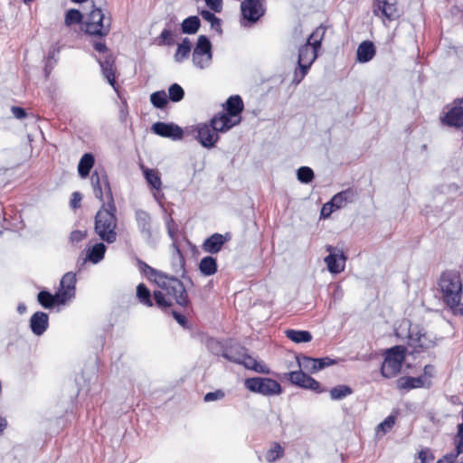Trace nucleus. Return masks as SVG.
<instances>
[{
    "label": "nucleus",
    "instance_id": "f257e3e1",
    "mask_svg": "<svg viewBox=\"0 0 463 463\" xmlns=\"http://www.w3.org/2000/svg\"><path fill=\"white\" fill-rule=\"evenodd\" d=\"M437 296L453 314L463 316L461 304L463 285L459 273L447 270L437 281Z\"/></svg>",
    "mask_w": 463,
    "mask_h": 463
},
{
    "label": "nucleus",
    "instance_id": "f03ea898",
    "mask_svg": "<svg viewBox=\"0 0 463 463\" xmlns=\"http://www.w3.org/2000/svg\"><path fill=\"white\" fill-rule=\"evenodd\" d=\"M326 28L319 25L307 39V43L298 49V64L299 71H295L293 81L298 84L307 75L310 66L317 58L318 51L326 35Z\"/></svg>",
    "mask_w": 463,
    "mask_h": 463
},
{
    "label": "nucleus",
    "instance_id": "7ed1b4c3",
    "mask_svg": "<svg viewBox=\"0 0 463 463\" xmlns=\"http://www.w3.org/2000/svg\"><path fill=\"white\" fill-rule=\"evenodd\" d=\"M142 264V270L148 275L150 272L154 275V281L165 291L169 298H172L176 305L184 308H192L191 300L188 297L186 287L184 281L175 276H168L167 274L157 272L156 269L147 265L146 262H138Z\"/></svg>",
    "mask_w": 463,
    "mask_h": 463
},
{
    "label": "nucleus",
    "instance_id": "20e7f679",
    "mask_svg": "<svg viewBox=\"0 0 463 463\" xmlns=\"http://www.w3.org/2000/svg\"><path fill=\"white\" fill-rule=\"evenodd\" d=\"M116 206L113 202L102 204L95 217V231L101 240L111 243L117 240V218L115 216Z\"/></svg>",
    "mask_w": 463,
    "mask_h": 463
},
{
    "label": "nucleus",
    "instance_id": "39448f33",
    "mask_svg": "<svg viewBox=\"0 0 463 463\" xmlns=\"http://www.w3.org/2000/svg\"><path fill=\"white\" fill-rule=\"evenodd\" d=\"M227 113H219L212 118L213 128L222 133L228 131L232 127L240 124V114L243 109V102L240 96L230 97L226 101Z\"/></svg>",
    "mask_w": 463,
    "mask_h": 463
},
{
    "label": "nucleus",
    "instance_id": "423d86ee",
    "mask_svg": "<svg viewBox=\"0 0 463 463\" xmlns=\"http://www.w3.org/2000/svg\"><path fill=\"white\" fill-rule=\"evenodd\" d=\"M407 353L404 345H394L384 352V360L381 366V374L387 379L395 377L402 369Z\"/></svg>",
    "mask_w": 463,
    "mask_h": 463
},
{
    "label": "nucleus",
    "instance_id": "0eeeda50",
    "mask_svg": "<svg viewBox=\"0 0 463 463\" xmlns=\"http://www.w3.org/2000/svg\"><path fill=\"white\" fill-rule=\"evenodd\" d=\"M245 388L254 393L263 396H275L282 393L280 383L269 377H249L244 381Z\"/></svg>",
    "mask_w": 463,
    "mask_h": 463
},
{
    "label": "nucleus",
    "instance_id": "6e6552de",
    "mask_svg": "<svg viewBox=\"0 0 463 463\" xmlns=\"http://www.w3.org/2000/svg\"><path fill=\"white\" fill-rule=\"evenodd\" d=\"M110 26V18L105 17L100 8H94L83 23V29L86 33L100 37L109 34Z\"/></svg>",
    "mask_w": 463,
    "mask_h": 463
},
{
    "label": "nucleus",
    "instance_id": "1a4fd4ad",
    "mask_svg": "<svg viewBox=\"0 0 463 463\" xmlns=\"http://www.w3.org/2000/svg\"><path fill=\"white\" fill-rule=\"evenodd\" d=\"M213 60V46L205 35H200L197 38V42L192 53L193 64L200 69L203 70L212 64Z\"/></svg>",
    "mask_w": 463,
    "mask_h": 463
},
{
    "label": "nucleus",
    "instance_id": "9d476101",
    "mask_svg": "<svg viewBox=\"0 0 463 463\" xmlns=\"http://www.w3.org/2000/svg\"><path fill=\"white\" fill-rule=\"evenodd\" d=\"M287 379L291 384L305 390L313 391L316 393H322L326 392V389L321 386L318 381L302 370L288 373Z\"/></svg>",
    "mask_w": 463,
    "mask_h": 463
},
{
    "label": "nucleus",
    "instance_id": "9b49d317",
    "mask_svg": "<svg viewBox=\"0 0 463 463\" xmlns=\"http://www.w3.org/2000/svg\"><path fill=\"white\" fill-rule=\"evenodd\" d=\"M90 183L95 197L102 203L114 201L109 179L105 173L99 174L95 171L90 176Z\"/></svg>",
    "mask_w": 463,
    "mask_h": 463
},
{
    "label": "nucleus",
    "instance_id": "f8f14e48",
    "mask_svg": "<svg viewBox=\"0 0 463 463\" xmlns=\"http://www.w3.org/2000/svg\"><path fill=\"white\" fill-rule=\"evenodd\" d=\"M197 132V139L200 144L206 148H210L214 146L219 139L218 132H222L221 130H217L213 128L212 120L210 124L202 123L196 126Z\"/></svg>",
    "mask_w": 463,
    "mask_h": 463
},
{
    "label": "nucleus",
    "instance_id": "ddd939ff",
    "mask_svg": "<svg viewBox=\"0 0 463 463\" xmlns=\"http://www.w3.org/2000/svg\"><path fill=\"white\" fill-rule=\"evenodd\" d=\"M242 17L249 22L256 23L265 14L261 0H244L241 4Z\"/></svg>",
    "mask_w": 463,
    "mask_h": 463
},
{
    "label": "nucleus",
    "instance_id": "4468645a",
    "mask_svg": "<svg viewBox=\"0 0 463 463\" xmlns=\"http://www.w3.org/2000/svg\"><path fill=\"white\" fill-rule=\"evenodd\" d=\"M373 14L385 17L387 20H396L401 16L396 0H375Z\"/></svg>",
    "mask_w": 463,
    "mask_h": 463
},
{
    "label": "nucleus",
    "instance_id": "2eb2a0df",
    "mask_svg": "<svg viewBox=\"0 0 463 463\" xmlns=\"http://www.w3.org/2000/svg\"><path fill=\"white\" fill-rule=\"evenodd\" d=\"M151 129L155 134L173 140H181L184 137L183 129L175 123L156 122Z\"/></svg>",
    "mask_w": 463,
    "mask_h": 463
},
{
    "label": "nucleus",
    "instance_id": "dca6fc26",
    "mask_svg": "<svg viewBox=\"0 0 463 463\" xmlns=\"http://www.w3.org/2000/svg\"><path fill=\"white\" fill-rule=\"evenodd\" d=\"M441 121L463 131V99L454 102V106L444 115Z\"/></svg>",
    "mask_w": 463,
    "mask_h": 463
},
{
    "label": "nucleus",
    "instance_id": "f3484780",
    "mask_svg": "<svg viewBox=\"0 0 463 463\" xmlns=\"http://www.w3.org/2000/svg\"><path fill=\"white\" fill-rule=\"evenodd\" d=\"M76 282V273L72 271H69L62 276L58 291L66 302L75 298Z\"/></svg>",
    "mask_w": 463,
    "mask_h": 463
},
{
    "label": "nucleus",
    "instance_id": "a211bd4d",
    "mask_svg": "<svg viewBox=\"0 0 463 463\" xmlns=\"http://www.w3.org/2000/svg\"><path fill=\"white\" fill-rule=\"evenodd\" d=\"M37 301L46 309H52L56 306H61L66 303L58 290L54 294H52L47 289H43L37 294Z\"/></svg>",
    "mask_w": 463,
    "mask_h": 463
},
{
    "label": "nucleus",
    "instance_id": "6ab92c4d",
    "mask_svg": "<svg viewBox=\"0 0 463 463\" xmlns=\"http://www.w3.org/2000/svg\"><path fill=\"white\" fill-rule=\"evenodd\" d=\"M30 329L33 335L40 336L43 335L49 327V316L43 311H36L30 318Z\"/></svg>",
    "mask_w": 463,
    "mask_h": 463
},
{
    "label": "nucleus",
    "instance_id": "aec40b11",
    "mask_svg": "<svg viewBox=\"0 0 463 463\" xmlns=\"http://www.w3.org/2000/svg\"><path fill=\"white\" fill-rule=\"evenodd\" d=\"M245 347L232 338H226V345L222 357L229 362L237 364L240 362Z\"/></svg>",
    "mask_w": 463,
    "mask_h": 463
},
{
    "label": "nucleus",
    "instance_id": "412c9836",
    "mask_svg": "<svg viewBox=\"0 0 463 463\" xmlns=\"http://www.w3.org/2000/svg\"><path fill=\"white\" fill-rule=\"evenodd\" d=\"M397 386L400 389L411 390L420 387L430 388L431 386V381L426 380L425 376H402L397 380Z\"/></svg>",
    "mask_w": 463,
    "mask_h": 463
},
{
    "label": "nucleus",
    "instance_id": "4be33fe9",
    "mask_svg": "<svg viewBox=\"0 0 463 463\" xmlns=\"http://www.w3.org/2000/svg\"><path fill=\"white\" fill-rule=\"evenodd\" d=\"M231 239V235L226 233L224 235L214 233L206 239L203 244L204 251L209 253H217L221 250L223 244Z\"/></svg>",
    "mask_w": 463,
    "mask_h": 463
},
{
    "label": "nucleus",
    "instance_id": "5701e85b",
    "mask_svg": "<svg viewBox=\"0 0 463 463\" xmlns=\"http://www.w3.org/2000/svg\"><path fill=\"white\" fill-rule=\"evenodd\" d=\"M238 362V364L243 365L246 369L254 371L259 373H269L270 370L266 364L259 363L256 359L248 354V350L245 347L243 354Z\"/></svg>",
    "mask_w": 463,
    "mask_h": 463
},
{
    "label": "nucleus",
    "instance_id": "b1692460",
    "mask_svg": "<svg viewBox=\"0 0 463 463\" xmlns=\"http://www.w3.org/2000/svg\"><path fill=\"white\" fill-rule=\"evenodd\" d=\"M175 17L172 16L165 23V27L163 29L160 35L158 36L159 45L171 46L174 44L175 33V30H173V26L175 25Z\"/></svg>",
    "mask_w": 463,
    "mask_h": 463
},
{
    "label": "nucleus",
    "instance_id": "393cba45",
    "mask_svg": "<svg viewBox=\"0 0 463 463\" xmlns=\"http://www.w3.org/2000/svg\"><path fill=\"white\" fill-rule=\"evenodd\" d=\"M104 77L109 83L115 85V61L112 55H107L104 60H99Z\"/></svg>",
    "mask_w": 463,
    "mask_h": 463
},
{
    "label": "nucleus",
    "instance_id": "a878e982",
    "mask_svg": "<svg viewBox=\"0 0 463 463\" xmlns=\"http://www.w3.org/2000/svg\"><path fill=\"white\" fill-rule=\"evenodd\" d=\"M375 54V48L372 42L364 41L359 44L356 52L357 61L359 62H367L371 61Z\"/></svg>",
    "mask_w": 463,
    "mask_h": 463
},
{
    "label": "nucleus",
    "instance_id": "bb28decb",
    "mask_svg": "<svg viewBox=\"0 0 463 463\" xmlns=\"http://www.w3.org/2000/svg\"><path fill=\"white\" fill-rule=\"evenodd\" d=\"M408 345L413 347L414 352H420L419 349H428L430 346L435 345V343L428 340L426 334H420L417 337L409 334Z\"/></svg>",
    "mask_w": 463,
    "mask_h": 463
},
{
    "label": "nucleus",
    "instance_id": "cd10ccee",
    "mask_svg": "<svg viewBox=\"0 0 463 463\" xmlns=\"http://www.w3.org/2000/svg\"><path fill=\"white\" fill-rule=\"evenodd\" d=\"M285 335L296 344L308 343L312 340V334L307 330L287 329Z\"/></svg>",
    "mask_w": 463,
    "mask_h": 463
},
{
    "label": "nucleus",
    "instance_id": "c85d7f7f",
    "mask_svg": "<svg viewBox=\"0 0 463 463\" xmlns=\"http://www.w3.org/2000/svg\"><path fill=\"white\" fill-rule=\"evenodd\" d=\"M226 345L225 339H219L215 337H208L205 342L207 350L215 356H222Z\"/></svg>",
    "mask_w": 463,
    "mask_h": 463
},
{
    "label": "nucleus",
    "instance_id": "c756f323",
    "mask_svg": "<svg viewBox=\"0 0 463 463\" xmlns=\"http://www.w3.org/2000/svg\"><path fill=\"white\" fill-rule=\"evenodd\" d=\"M354 198V192L350 189L342 191L333 196L331 203L336 210L345 206Z\"/></svg>",
    "mask_w": 463,
    "mask_h": 463
},
{
    "label": "nucleus",
    "instance_id": "7c9ffc66",
    "mask_svg": "<svg viewBox=\"0 0 463 463\" xmlns=\"http://www.w3.org/2000/svg\"><path fill=\"white\" fill-rule=\"evenodd\" d=\"M299 370L307 371L309 373H316V358L300 354L296 357Z\"/></svg>",
    "mask_w": 463,
    "mask_h": 463
},
{
    "label": "nucleus",
    "instance_id": "2f4dec72",
    "mask_svg": "<svg viewBox=\"0 0 463 463\" xmlns=\"http://www.w3.org/2000/svg\"><path fill=\"white\" fill-rule=\"evenodd\" d=\"M192 49L191 42L188 38H184L182 43L178 44L175 53L174 55L176 62H182L190 55Z\"/></svg>",
    "mask_w": 463,
    "mask_h": 463
},
{
    "label": "nucleus",
    "instance_id": "473e14b6",
    "mask_svg": "<svg viewBox=\"0 0 463 463\" xmlns=\"http://www.w3.org/2000/svg\"><path fill=\"white\" fill-rule=\"evenodd\" d=\"M202 18L208 22L211 25V30L214 31L218 34L222 33V21L213 12L209 10H202L200 12Z\"/></svg>",
    "mask_w": 463,
    "mask_h": 463
},
{
    "label": "nucleus",
    "instance_id": "72a5a7b5",
    "mask_svg": "<svg viewBox=\"0 0 463 463\" xmlns=\"http://www.w3.org/2000/svg\"><path fill=\"white\" fill-rule=\"evenodd\" d=\"M201 25L200 19L195 16H189L185 18L181 24V29L184 33L194 34L198 32Z\"/></svg>",
    "mask_w": 463,
    "mask_h": 463
},
{
    "label": "nucleus",
    "instance_id": "f704fd0d",
    "mask_svg": "<svg viewBox=\"0 0 463 463\" xmlns=\"http://www.w3.org/2000/svg\"><path fill=\"white\" fill-rule=\"evenodd\" d=\"M94 156L91 154H84L78 165L79 175L85 178L89 175L94 165Z\"/></svg>",
    "mask_w": 463,
    "mask_h": 463
},
{
    "label": "nucleus",
    "instance_id": "c9c22d12",
    "mask_svg": "<svg viewBox=\"0 0 463 463\" xmlns=\"http://www.w3.org/2000/svg\"><path fill=\"white\" fill-rule=\"evenodd\" d=\"M143 173L148 184L157 191L160 190L162 182L158 172L155 169L143 168Z\"/></svg>",
    "mask_w": 463,
    "mask_h": 463
},
{
    "label": "nucleus",
    "instance_id": "e433bc0d",
    "mask_svg": "<svg viewBox=\"0 0 463 463\" xmlns=\"http://www.w3.org/2000/svg\"><path fill=\"white\" fill-rule=\"evenodd\" d=\"M148 213L143 210H137L136 212V220L138 225L139 230L144 234L149 233L150 227V218Z\"/></svg>",
    "mask_w": 463,
    "mask_h": 463
},
{
    "label": "nucleus",
    "instance_id": "4c0bfd02",
    "mask_svg": "<svg viewBox=\"0 0 463 463\" xmlns=\"http://www.w3.org/2000/svg\"><path fill=\"white\" fill-rule=\"evenodd\" d=\"M329 393L332 400L340 401L345 398L346 396L352 394L353 389L348 385L340 384L333 387L329 391Z\"/></svg>",
    "mask_w": 463,
    "mask_h": 463
},
{
    "label": "nucleus",
    "instance_id": "58836bf2",
    "mask_svg": "<svg viewBox=\"0 0 463 463\" xmlns=\"http://www.w3.org/2000/svg\"><path fill=\"white\" fill-rule=\"evenodd\" d=\"M137 298L139 302L146 307L153 306V299L151 297L150 290L146 288V286L143 283L138 284L137 287Z\"/></svg>",
    "mask_w": 463,
    "mask_h": 463
},
{
    "label": "nucleus",
    "instance_id": "ea45409f",
    "mask_svg": "<svg viewBox=\"0 0 463 463\" xmlns=\"http://www.w3.org/2000/svg\"><path fill=\"white\" fill-rule=\"evenodd\" d=\"M106 247L103 243H96L90 249L84 260H100L104 258Z\"/></svg>",
    "mask_w": 463,
    "mask_h": 463
},
{
    "label": "nucleus",
    "instance_id": "a19ab883",
    "mask_svg": "<svg viewBox=\"0 0 463 463\" xmlns=\"http://www.w3.org/2000/svg\"><path fill=\"white\" fill-rule=\"evenodd\" d=\"M284 455V449L278 442H274L267 451L265 458L268 462H275Z\"/></svg>",
    "mask_w": 463,
    "mask_h": 463
},
{
    "label": "nucleus",
    "instance_id": "79ce46f5",
    "mask_svg": "<svg viewBox=\"0 0 463 463\" xmlns=\"http://www.w3.org/2000/svg\"><path fill=\"white\" fill-rule=\"evenodd\" d=\"M167 95L165 90L156 91L150 95L152 105L157 109H163L167 104Z\"/></svg>",
    "mask_w": 463,
    "mask_h": 463
},
{
    "label": "nucleus",
    "instance_id": "37998d69",
    "mask_svg": "<svg viewBox=\"0 0 463 463\" xmlns=\"http://www.w3.org/2000/svg\"><path fill=\"white\" fill-rule=\"evenodd\" d=\"M153 299L155 300L156 305L165 311L172 307V302L167 299L165 295L160 290L154 291Z\"/></svg>",
    "mask_w": 463,
    "mask_h": 463
},
{
    "label": "nucleus",
    "instance_id": "c03bdc74",
    "mask_svg": "<svg viewBox=\"0 0 463 463\" xmlns=\"http://www.w3.org/2000/svg\"><path fill=\"white\" fill-rule=\"evenodd\" d=\"M326 251L328 255L325 257L324 260H346L347 259L342 249L327 246Z\"/></svg>",
    "mask_w": 463,
    "mask_h": 463
},
{
    "label": "nucleus",
    "instance_id": "a18cd8bd",
    "mask_svg": "<svg viewBox=\"0 0 463 463\" xmlns=\"http://www.w3.org/2000/svg\"><path fill=\"white\" fill-rule=\"evenodd\" d=\"M463 453V448H459V442L455 441V449L450 453L445 454L437 463H454L457 458Z\"/></svg>",
    "mask_w": 463,
    "mask_h": 463
},
{
    "label": "nucleus",
    "instance_id": "49530a36",
    "mask_svg": "<svg viewBox=\"0 0 463 463\" xmlns=\"http://www.w3.org/2000/svg\"><path fill=\"white\" fill-rule=\"evenodd\" d=\"M168 99L173 102H178L184 99V91L183 88L177 84H172L168 89Z\"/></svg>",
    "mask_w": 463,
    "mask_h": 463
},
{
    "label": "nucleus",
    "instance_id": "de8ad7c7",
    "mask_svg": "<svg viewBox=\"0 0 463 463\" xmlns=\"http://www.w3.org/2000/svg\"><path fill=\"white\" fill-rule=\"evenodd\" d=\"M297 175H298V179L301 183L308 184L314 178V172L310 167L301 166L300 168H298Z\"/></svg>",
    "mask_w": 463,
    "mask_h": 463
},
{
    "label": "nucleus",
    "instance_id": "09e8293b",
    "mask_svg": "<svg viewBox=\"0 0 463 463\" xmlns=\"http://www.w3.org/2000/svg\"><path fill=\"white\" fill-rule=\"evenodd\" d=\"M338 364L337 359L330 358L328 356L316 358V371L317 373L331 365Z\"/></svg>",
    "mask_w": 463,
    "mask_h": 463
},
{
    "label": "nucleus",
    "instance_id": "8fccbe9b",
    "mask_svg": "<svg viewBox=\"0 0 463 463\" xmlns=\"http://www.w3.org/2000/svg\"><path fill=\"white\" fill-rule=\"evenodd\" d=\"M82 19V15L80 11L76 9H71L65 15V24L70 26L74 24H79Z\"/></svg>",
    "mask_w": 463,
    "mask_h": 463
},
{
    "label": "nucleus",
    "instance_id": "3c124183",
    "mask_svg": "<svg viewBox=\"0 0 463 463\" xmlns=\"http://www.w3.org/2000/svg\"><path fill=\"white\" fill-rule=\"evenodd\" d=\"M217 269V262H199V270L204 276L215 274Z\"/></svg>",
    "mask_w": 463,
    "mask_h": 463
},
{
    "label": "nucleus",
    "instance_id": "603ef678",
    "mask_svg": "<svg viewBox=\"0 0 463 463\" xmlns=\"http://www.w3.org/2000/svg\"><path fill=\"white\" fill-rule=\"evenodd\" d=\"M171 314L173 317L175 319V321L184 329L190 328V323L186 317V316L179 311L171 310Z\"/></svg>",
    "mask_w": 463,
    "mask_h": 463
},
{
    "label": "nucleus",
    "instance_id": "864d4df0",
    "mask_svg": "<svg viewBox=\"0 0 463 463\" xmlns=\"http://www.w3.org/2000/svg\"><path fill=\"white\" fill-rule=\"evenodd\" d=\"M224 396H225V392L222 390L218 389V390H215L214 392H207L203 397V401L205 402H213V401L222 400L224 398Z\"/></svg>",
    "mask_w": 463,
    "mask_h": 463
},
{
    "label": "nucleus",
    "instance_id": "5fc2aeb1",
    "mask_svg": "<svg viewBox=\"0 0 463 463\" xmlns=\"http://www.w3.org/2000/svg\"><path fill=\"white\" fill-rule=\"evenodd\" d=\"M327 270L334 275L339 274L344 271L345 262H326Z\"/></svg>",
    "mask_w": 463,
    "mask_h": 463
},
{
    "label": "nucleus",
    "instance_id": "6e6d98bb",
    "mask_svg": "<svg viewBox=\"0 0 463 463\" xmlns=\"http://www.w3.org/2000/svg\"><path fill=\"white\" fill-rule=\"evenodd\" d=\"M395 423V417L392 415H389L384 419L383 422L378 425V429L382 430L383 432H387L391 430Z\"/></svg>",
    "mask_w": 463,
    "mask_h": 463
},
{
    "label": "nucleus",
    "instance_id": "4d7b16f0",
    "mask_svg": "<svg viewBox=\"0 0 463 463\" xmlns=\"http://www.w3.org/2000/svg\"><path fill=\"white\" fill-rule=\"evenodd\" d=\"M207 6L214 13H221L222 10V0H204Z\"/></svg>",
    "mask_w": 463,
    "mask_h": 463
},
{
    "label": "nucleus",
    "instance_id": "13d9d810",
    "mask_svg": "<svg viewBox=\"0 0 463 463\" xmlns=\"http://www.w3.org/2000/svg\"><path fill=\"white\" fill-rule=\"evenodd\" d=\"M462 422L458 424V431L455 436V441L459 442V448H463V409L460 411Z\"/></svg>",
    "mask_w": 463,
    "mask_h": 463
},
{
    "label": "nucleus",
    "instance_id": "bf43d9fd",
    "mask_svg": "<svg viewBox=\"0 0 463 463\" xmlns=\"http://www.w3.org/2000/svg\"><path fill=\"white\" fill-rule=\"evenodd\" d=\"M335 210L336 209L335 208V206H333L332 203L328 202L322 206L320 213L321 217L328 218L331 215V213Z\"/></svg>",
    "mask_w": 463,
    "mask_h": 463
},
{
    "label": "nucleus",
    "instance_id": "052dcab7",
    "mask_svg": "<svg viewBox=\"0 0 463 463\" xmlns=\"http://www.w3.org/2000/svg\"><path fill=\"white\" fill-rule=\"evenodd\" d=\"M424 457L425 463L434 460V455L430 449H423L419 452V458L421 461Z\"/></svg>",
    "mask_w": 463,
    "mask_h": 463
},
{
    "label": "nucleus",
    "instance_id": "680f3d73",
    "mask_svg": "<svg viewBox=\"0 0 463 463\" xmlns=\"http://www.w3.org/2000/svg\"><path fill=\"white\" fill-rule=\"evenodd\" d=\"M11 111L13 115L18 119H23L26 117V112L23 108L13 106L11 108Z\"/></svg>",
    "mask_w": 463,
    "mask_h": 463
},
{
    "label": "nucleus",
    "instance_id": "e2e57ef3",
    "mask_svg": "<svg viewBox=\"0 0 463 463\" xmlns=\"http://www.w3.org/2000/svg\"><path fill=\"white\" fill-rule=\"evenodd\" d=\"M435 372V367L431 364H426L423 368V374L421 376H425L426 380H430L433 377Z\"/></svg>",
    "mask_w": 463,
    "mask_h": 463
},
{
    "label": "nucleus",
    "instance_id": "0e129e2a",
    "mask_svg": "<svg viewBox=\"0 0 463 463\" xmlns=\"http://www.w3.org/2000/svg\"><path fill=\"white\" fill-rule=\"evenodd\" d=\"M85 232L81 231H73L71 233L70 239L72 242H79L85 237Z\"/></svg>",
    "mask_w": 463,
    "mask_h": 463
},
{
    "label": "nucleus",
    "instance_id": "69168bd1",
    "mask_svg": "<svg viewBox=\"0 0 463 463\" xmlns=\"http://www.w3.org/2000/svg\"><path fill=\"white\" fill-rule=\"evenodd\" d=\"M81 199V194L79 192H74L72 194V198L71 200V206L74 209L78 208L80 206Z\"/></svg>",
    "mask_w": 463,
    "mask_h": 463
},
{
    "label": "nucleus",
    "instance_id": "338daca9",
    "mask_svg": "<svg viewBox=\"0 0 463 463\" xmlns=\"http://www.w3.org/2000/svg\"><path fill=\"white\" fill-rule=\"evenodd\" d=\"M94 49L98 51L99 52H107V46L104 43L99 42L94 43Z\"/></svg>",
    "mask_w": 463,
    "mask_h": 463
},
{
    "label": "nucleus",
    "instance_id": "774afa93",
    "mask_svg": "<svg viewBox=\"0 0 463 463\" xmlns=\"http://www.w3.org/2000/svg\"><path fill=\"white\" fill-rule=\"evenodd\" d=\"M27 310V307L24 303L21 302L17 305V312L20 314V315H23L26 312Z\"/></svg>",
    "mask_w": 463,
    "mask_h": 463
}]
</instances>
